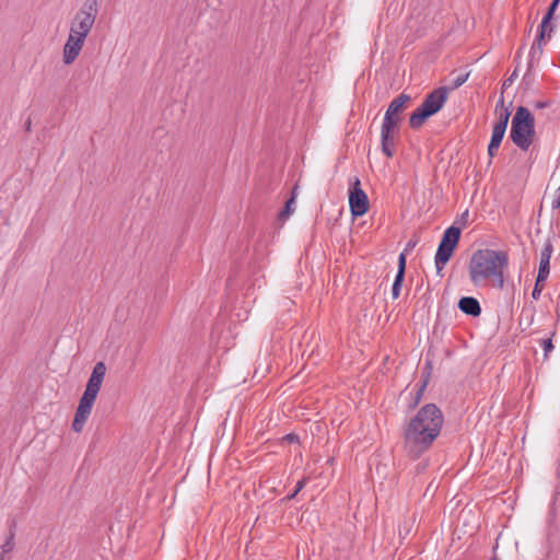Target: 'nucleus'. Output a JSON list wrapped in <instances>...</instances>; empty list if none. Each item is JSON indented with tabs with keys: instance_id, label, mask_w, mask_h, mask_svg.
<instances>
[{
	"instance_id": "nucleus-1",
	"label": "nucleus",
	"mask_w": 560,
	"mask_h": 560,
	"mask_svg": "<svg viewBox=\"0 0 560 560\" xmlns=\"http://www.w3.org/2000/svg\"><path fill=\"white\" fill-rule=\"evenodd\" d=\"M443 423L444 416L435 404L422 406L405 430L404 446L408 455L418 458L428 451L440 435Z\"/></svg>"
},
{
	"instance_id": "nucleus-2",
	"label": "nucleus",
	"mask_w": 560,
	"mask_h": 560,
	"mask_svg": "<svg viewBox=\"0 0 560 560\" xmlns=\"http://www.w3.org/2000/svg\"><path fill=\"white\" fill-rule=\"evenodd\" d=\"M509 259L505 252L493 249H478L471 255L469 261V276L475 284H481L493 278L503 284V273Z\"/></svg>"
},
{
	"instance_id": "nucleus-3",
	"label": "nucleus",
	"mask_w": 560,
	"mask_h": 560,
	"mask_svg": "<svg viewBox=\"0 0 560 560\" xmlns=\"http://www.w3.org/2000/svg\"><path fill=\"white\" fill-rule=\"evenodd\" d=\"M106 374V365L104 362H97L88 380L85 390L79 400L74 419L72 421V430L77 433L81 432L89 419L97 394L102 387Z\"/></svg>"
},
{
	"instance_id": "nucleus-4",
	"label": "nucleus",
	"mask_w": 560,
	"mask_h": 560,
	"mask_svg": "<svg viewBox=\"0 0 560 560\" xmlns=\"http://www.w3.org/2000/svg\"><path fill=\"white\" fill-rule=\"evenodd\" d=\"M536 136L535 118L528 108L518 106L512 118L510 138L523 151H527Z\"/></svg>"
},
{
	"instance_id": "nucleus-5",
	"label": "nucleus",
	"mask_w": 560,
	"mask_h": 560,
	"mask_svg": "<svg viewBox=\"0 0 560 560\" xmlns=\"http://www.w3.org/2000/svg\"><path fill=\"white\" fill-rule=\"evenodd\" d=\"M447 96L448 89L446 86L435 89L428 94L421 105L410 115V127L413 129L420 128L429 117L436 114L443 107Z\"/></svg>"
},
{
	"instance_id": "nucleus-6",
	"label": "nucleus",
	"mask_w": 560,
	"mask_h": 560,
	"mask_svg": "<svg viewBox=\"0 0 560 560\" xmlns=\"http://www.w3.org/2000/svg\"><path fill=\"white\" fill-rule=\"evenodd\" d=\"M98 13L97 0H86L74 14L70 22L69 32L88 38Z\"/></svg>"
},
{
	"instance_id": "nucleus-7",
	"label": "nucleus",
	"mask_w": 560,
	"mask_h": 560,
	"mask_svg": "<svg viewBox=\"0 0 560 560\" xmlns=\"http://www.w3.org/2000/svg\"><path fill=\"white\" fill-rule=\"evenodd\" d=\"M459 237V228L452 225L445 230L435 254V267L438 272H441L451 259Z\"/></svg>"
},
{
	"instance_id": "nucleus-8",
	"label": "nucleus",
	"mask_w": 560,
	"mask_h": 560,
	"mask_svg": "<svg viewBox=\"0 0 560 560\" xmlns=\"http://www.w3.org/2000/svg\"><path fill=\"white\" fill-rule=\"evenodd\" d=\"M349 206L353 217H362L369 210V199L361 188L359 178H354L349 188Z\"/></svg>"
},
{
	"instance_id": "nucleus-9",
	"label": "nucleus",
	"mask_w": 560,
	"mask_h": 560,
	"mask_svg": "<svg viewBox=\"0 0 560 560\" xmlns=\"http://www.w3.org/2000/svg\"><path fill=\"white\" fill-rule=\"evenodd\" d=\"M86 38L69 32L62 49V61L65 65H72L80 56Z\"/></svg>"
},
{
	"instance_id": "nucleus-10",
	"label": "nucleus",
	"mask_w": 560,
	"mask_h": 560,
	"mask_svg": "<svg viewBox=\"0 0 560 560\" xmlns=\"http://www.w3.org/2000/svg\"><path fill=\"white\" fill-rule=\"evenodd\" d=\"M553 252L552 244L549 240H547L544 244V247L540 252V261L538 269V282H544L549 276V265L551 254Z\"/></svg>"
},
{
	"instance_id": "nucleus-11",
	"label": "nucleus",
	"mask_w": 560,
	"mask_h": 560,
	"mask_svg": "<svg viewBox=\"0 0 560 560\" xmlns=\"http://www.w3.org/2000/svg\"><path fill=\"white\" fill-rule=\"evenodd\" d=\"M458 308L470 316H479L481 313V307L477 299L472 296H464L458 302Z\"/></svg>"
},
{
	"instance_id": "nucleus-12",
	"label": "nucleus",
	"mask_w": 560,
	"mask_h": 560,
	"mask_svg": "<svg viewBox=\"0 0 560 560\" xmlns=\"http://www.w3.org/2000/svg\"><path fill=\"white\" fill-rule=\"evenodd\" d=\"M409 102L410 96L405 93H401L389 103L385 114L394 117H400V114L406 108Z\"/></svg>"
},
{
	"instance_id": "nucleus-13",
	"label": "nucleus",
	"mask_w": 560,
	"mask_h": 560,
	"mask_svg": "<svg viewBox=\"0 0 560 560\" xmlns=\"http://www.w3.org/2000/svg\"><path fill=\"white\" fill-rule=\"evenodd\" d=\"M505 131L506 130H503V128L501 129L500 127L493 126L490 143L488 145V154L490 158L495 156L503 140V137L505 135Z\"/></svg>"
},
{
	"instance_id": "nucleus-14",
	"label": "nucleus",
	"mask_w": 560,
	"mask_h": 560,
	"mask_svg": "<svg viewBox=\"0 0 560 560\" xmlns=\"http://www.w3.org/2000/svg\"><path fill=\"white\" fill-rule=\"evenodd\" d=\"M400 121L401 117H394L385 114L381 127V135H395Z\"/></svg>"
},
{
	"instance_id": "nucleus-15",
	"label": "nucleus",
	"mask_w": 560,
	"mask_h": 560,
	"mask_svg": "<svg viewBox=\"0 0 560 560\" xmlns=\"http://www.w3.org/2000/svg\"><path fill=\"white\" fill-rule=\"evenodd\" d=\"M542 48H544V46L533 43L530 50H529V59H528L527 71H526L525 77L529 75L532 70L534 69L535 65L538 63L539 59L542 56V51H544Z\"/></svg>"
},
{
	"instance_id": "nucleus-16",
	"label": "nucleus",
	"mask_w": 560,
	"mask_h": 560,
	"mask_svg": "<svg viewBox=\"0 0 560 560\" xmlns=\"http://www.w3.org/2000/svg\"><path fill=\"white\" fill-rule=\"evenodd\" d=\"M382 152L387 156L392 158L395 154V136L394 135H381Z\"/></svg>"
},
{
	"instance_id": "nucleus-17",
	"label": "nucleus",
	"mask_w": 560,
	"mask_h": 560,
	"mask_svg": "<svg viewBox=\"0 0 560 560\" xmlns=\"http://www.w3.org/2000/svg\"><path fill=\"white\" fill-rule=\"evenodd\" d=\"M552 31L553 28L551 24H545V26H542L541 22L534 44H539L540 46H544L547 43V40L550 39Z\"/></svg>"
},
{
	"instance_id": "nucleus-18",
	"label": "nucleus",
	"mask_w": 560,
	"mask_h": 560,
	"mask_svg": "<svg viewBox=\"0 0 560 560\" xmlns=\"http://www.w3.org/2000/svg\"><path fill=\"white\" fill-rule=\"evenodd\" d=\"M295 189H296V187L292 190V196L285 202L284 209L279 213V218L281 220H285L287 218H289L290 214H292L294 212V208L292 207V205L294 203V199H295Z\"/></svg>"
},
{
	"instance_id": "nucleus-19",
	"label": "nucleus",
	"mask_w": 560,
	"mask_h": 560,
	"mask_svg": "<svg viewBox=\"0 0 560 560\" xmlns=\"http://www.w3.org/2000/svg\"><path fill=\"white\" fill-rule=\"evenodd\" d=\"M510 110L509 108H501V112L499 114V119L498 121L495 122L494 127H500L501 129L503 128V130H506V127H508V124H509V119H510Z\"/></svg>"
},
{
	"instance_id": "nucleus-20",
	"label": "nucleus",
	"mask_w": 560,
	"mask_h": 560,
	"mask_svg": "<svg viewBox=\"0 0 560 560\" xmlns=\"http://www.w3.org/2000/svg\"><path fill=\"white\" fill-rule=\"evenodd\" d=\"M413 518H408V520H405L402 524L399 525V528H398V534L401 538H406L411 529H412V526H413Z\"/></svg>"
},
{
	"instance_id": "nucleus-21",
	"label": "nucleus",
	"mask_w": 560,
	"mask_h": 560,
	"mask_svg": "<svg viewBox=\"0 0 560 560\" xmlns=\"http://www.w3.org/2000/svg\"><path fill=\"white\" fill-rule=\"evenodd\" d=\"M469 73H459L452 79L451 85L447 88L450 90H455L462 86L468 79Z\"/></svg>"
},
{
	"instance_id": "nucleus-22",
	"label": "nucleus",
	"mask_w": 560,
	"mask_h": 560,
	"mask_svg": "<svg viewBox=\"0 0 560 560\" xmlns=\"http://www.w3.org/2000/svg\"><path fill=\"white\" fill-rule=\"evenodd\" d=\"M405 276L396 275L393 287H392V296L393 299H397L400 294L402 281Z\"/></svg>"
},
{
	"instance_id": "nucleus-23",
	"label": "nucleus",
	"mask_w": 560,
	"mask_h": 560,
	"mask_svg": "<svg viewBox=\"0 0 560 560\" xmlns=\"http://www.w3.org/2000/svg\"><path fill=\"white\" fill-rule=\"evenodd\" d=\"M560 0H553L547 11V13L545 14V16L542 18V26H545V24H551V20H552V16L555 14V11L559 4Z\"/></svg>"
},
{
	"instance_id": "nucleus-24",
	"label": "nucleus",
	"mask_w": 560,
	"mask_h": 560,
	"mask_svg": "<svg viewBox=\"0 0 560 560\" xmlns=\"http://www.w3.org/2000/svg\"><path fill=\"white\" fill-rule=\"evenodd\" d=\"M14 548V534L11 533L4 544L1 546L2 555L9 553Z\"/></svg>"
},
{
	"instance_id": "nucleus-25",
	"label": "nucleus",
	"mask_w": 560,
	"mask_h": 560,
	"mask_svg": "<svg viewBox=\"0 0 560 560\" xmlns=\"http://www.w3.org/2000/svg\"><path fill=\"white\" fill-rule=\"evenodd\" d=\"M407 254L405 252H401L398 257V270L396 275L405 276L406 272V259Z\"/></svg>"
},
{
	"instance_id": "nucleus-26",
	"label": "nucleus",
	"mask_w": 560,
	"mask_h": 560,
	"mask_svg": "<svg viewBox=\"0 0 560 560\" xmlns=\"http://www.w3.org/2000/svg\"><path fill=\"white\" fill-rule=\"evenodd\" d=\"M542 289H544V284H542V282H538V277H537L536 278L535 287H534L533 292H532V296H533L534 300H538L539 299Z\"/></svg>"
},
{
	"instance_id": "nucleus-27",
	"label": "nucleus",
	"mask_w": 560,
	"mask_h": 560,
	"mask_svg": "<svg viewBox=\"0 0 560 560\" xmlns=\"http://www.w3.org/2000/svg\"><path fill=\"white\" fill-rule=\"evenodd\" d=\"M541 346L544 348V351H545V357L548 355V353L553 349V345H552V341L551 339H545L541 341Z\"/></svg>"
},
{
	"instance_id": "nucleus-28",
	"label": "nucleus",
	"mask_w": 560,
	"mask_h": 560,
	"mask_svg": "<svg viewBox=\"0 0 560 560\" xmlns=\"http://www.w3.org/2000/svg\"><path fill=\"white\" fill-rule=\"evenodd\" d=\"M305 486V480H300L296 483V487L294 488V492L287 497L288 500L293 499Z\"/></svg>"
},
{
	"instance_id": "nucleus-29",
	"label": "nucleus",
	"mask_w": 560,
	"mask_h": 560,
	"mask_svg": "<svg viewBox=\"0 0 560 560\" xmlns=\"http://www.w3.org/2000/svg\"><path fill=\"white\" fill-rule=\"evenodd\" d=\"M418 241L417 240H410L407 244H406V247L404 249L405 254L407 253H410L417 245Z\"/></svg>"
},
{
	"instance_id": "nucleus-30",
	"label": "nucleus",
	"mask_w": 560,
	"mask_h": 560,
	"mask_svg": "<svg viewBox=\"0 0 560 560\" xmlns=\"http://www.w3.org/2000/svg\"><path fill=\"white\" fill-rule=\"evenodd\" d=\"M517 77L516 70L504 81L503 86L511 85L515 78Z\"/></svg>"
},
{
	"instance_id": "nucleus-31",
	"label": "nucleus",
	"mask_w": 560,
	"mask_h": 560,
	"mask_svg": "<svg viewBox=\"0 0 560 560\" xmlns=\"http://www.w3.org/2000/svg\"><path fill=\"white\" fill-rule=\"evenodd\" d=\"M549 106V103L546 102V101H539V102H536L534 104V107L537 108V109H541V108H545V107H548Z\"/></svg>"
},
{
	"instance_id": "nucleus-32",
	"label": "nucleus",
	"mask_w": 560,
	"mask_h": 560,
	"mask_svg": "<svg viewBox=\"0 0 560 560\" xmlns=\"http://www.w3.org/2000/svg\"><path fill=\"white\" fill-rule=\"evenodd\" d=\"M424 386H425V384H423L422 387L419 389L418 395H417V399H416V404L420 400L421 393H422Z\"/></svg>"
},
{
	"instance_id": "nucleus-33",
	"label": "nucleus",
	"mask_w": 560,
	"mask_h": 560,
	"mask_svg": "<svg viewBox=\"0 0 560 560\" xmlns=\"http://www.w3.org/2000/svg\"><path fill=\"white\" fill-rule=\"evenodd\" d=\"M287 439H288L289 441H293V440L295 439V436H294V435H292V434H288V435H287Z\"/></svg>"
},
{
	"instance_id": "nucleus-34",
	"label": "nucleus",
	"mask_w": 560,
	"mask_h": 560,
	"mask_svg": "<svg viewBox=\"0 0 560 560\" xmlns=\"http://www.w3.org/2000/svg\"><path fill=\"white\" fill-rule=\"evenodd\" d=\"M503 103H504V100H503V97H501V98H500V101H499V102H498V104H497V107H498L499 105L503 106Z\"/></svg>"
},
{
	"instance_id": "nucleus-35",
	"label": "nucleus",
	"mask_w": 560,
	"mask_h": 560,
	"mask_svg": "<svg viewBox=\"0 0 560 560\" xmlns=\"http://www.w3.org/2000/svg\"><path fill=\"white\" fill-rule=\"evenodd\" d=\"M492 560H498V559H495V558H494V559H492Z\"/></svg>"
},
{
	"instance_id": "nucleus-36",
	"label": "nucleus",
	"mask_w": 560,
	"mask_h": 560,
	"mask_svg": "<svg viewBox=\"0 0 560 560\" xmlns=\"http://www.w3.org/2000/svg\"><path fill=\"white\" fill-rule=\"evenodd\" d=\"M0 560H2V557L0 558Z\"/></svg>"
}]
</instances>
